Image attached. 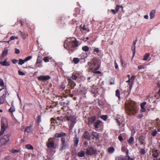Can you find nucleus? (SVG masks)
I'll return each instance as SVG.
<instances>
[{
	"label": "nucleus",
	"mask_w": 160,
	"mask_h": 160,
	"mask_svg": "<svg viewBox=\"0 0 160 160\" xmlns=\"http://www.w3.org/2000/svg\"><path fill=\"white\" fill-rule=\"evenodd\" d=\"M114 64H115V68L116 69H118V64L116 62V61L115 60L114 61Z\"/></svg>",
	"instance_id": "obj_46"
},
{
	"label": "nucleus",
	"mask_w": 160,
	"mask_h": 160,
	"mask_svg": "<svg viewBox=\"0 0 160 160\" xmlns=\"http://www.w3.org/2000/svg\"><path fill=\"white\" fill-rule=\"evenodd\" d=\"M160 122V120L159 119L157 118L156 120V123L158 125Z\"/></svg>",
	"instance_id": "obj_57"
},
{
	"label": "nucleus",
	"mask_w": 160,
	"mask_h": 160,
	"mask_svg": "<svg viewBox=\"0 0 160 160\" xmlns=\"http://www.w3.org/2000/svg\"><path fill=\"white\" fill-rule=\"evenodd\" d=\"M97 70H96L95 69L92 71L94 73L101 74V72L99 71H97Z\"/></svg>",
	"instance_id": "obj_43"
},
{
	"label": "nucleus",
	"mask_w": 160,
	"mask_h": 160,
	"mask_svg": "<svg viewBox=\"0 0 160 160\" xmlns=\"http://www.w3.org/2000/svg\"><path fill=\"white\" fill-rule=\"evenodd\" d=\"M119 5H116L115 10H116V11L117 12H118V10L119 9Z\"/></svg>",
	"instance_id": "obj_62"
},
{
	"label": "nucleus",
	"mask_w": 160,
	"mask_h": 160,
	"mask_svg": "<svg viewBox=\"0 0 160 160\" xmlns=\"http://www.w3.org/2000/svg\"><path fill=\"white\" fill-rule=\"evenodd\" d=\"M111 11L112 13L114 14H116L117 12L116 10L112 9Z\"/></svg>",
	"instance_id": "obj_61"
},
{
	"label": "nucleus",
	"mask_w": 160,
	"mask_h": 160,
	"mask_svg": "<svg viewBox=\"0 0 160 160\" xmlns=\"http://www.w3.org/2000/svg\"><path fill=\"white\" fill-rule=\"evenodd\" d=\"M18 73L19 75L23 76L25 75V74L23 72H22L20 71H18Z\"/></svg>",
	"instance_id": "obj_50"
},
{
	"label": "nucleus",
	"mask_w": 160,
	"mask_h": 160,
	"mask_svg": "<svg viewBox=\"0 0 160 160\" xmlns=\"http://www.w3.org/2000/svg\"><path fill=\"white\" fill-rule=\"evenodd\" d=\"M145 66H142V65H140V66H138V68L139 69H142V68H145Z\"/></svg>",
	"instance_id": "obj_53"
},
{
	"label": "nucleus",
	"mask_w": 160,
	"mask_h": 160,
	"mask_svg": "<svg viewBox=\"0 0 160 160\" xmlns=\"http://www.w3.org/2000/svg\"><path fill=\"white\" fill-rule=\"evenodd\" d=\"M73 61L74 63L77 64L79 62V59L78 58H74L73 59Z\"/></svg>",
	"instance_id": "obj_32"
},
{
	"label": "nucleus",
	"mask_w": 160,
	"mask_h": 160,
	"mask_svg": "<svg viewBox=\"0 0 160 160\" xmlns=\"http://www.w3.org/2000/svg\"><path fill=\"white\" fill-rule=\"evenodd\" d=\"M18 61V60L16 59H13L12 60V62L14 64L16 63Z\"/></svg>",
	"instance_id": "obj_59"
},
{
	"label": "nucleus",
	"mask_w": 160,
	"mask_h": 160,
	"mask_svg": "<svg viewBox=\"0 0 160 160\" xmlns=\"http://www.w3.org/2000/svg\"><path fill=\"white\" fill-rule=\"evenodd\" d=\"M157 133V131L155 129L153 131H152L151 135L153 136H155Z\"/></svg>",
	"instance_id": "obj_38"
},
{
	"label": "nucleus",
	"mask_w": 160,
	"mask_h": 160,
	"mask_svg": "<svg viewBox=\"0 0 160 160\" xmlns=\"http://www.w3.org/2000/svg\"><path fill=\"white\" fill-rule=\"evenodd\" d=\"M9 140V136L8 135H4L0 139V148L4 145Z\"/></svg>",
	"instance_id": "obj_5"
},
{
	"label": "nucleus",
	"mask_w": 160,
	"mask_h": 160,
	"mask_svg": "<svg viewBox=\"0 0 160 160\" xmlns=\"http://www.w3.org/2000/svg\"><path fill=\"white\" fill-rule=\"evenodd\" d=\"M134 141V139L133 137H131L128 140V143L131 145H132V143Z\"/></svg>",
	"instance_id": "obj_21"
},
{
	"label": "nucleus",
	"mask_w": 160,
	"mask_h": 160,
	"mask_svg": "<svg viewBox=\"0 0 160 160\" xmlns=\"http://www.w3.org/2000/svg\"><path fill=\"white\" fill-rule=\"evenodd\" d=\"M96 86L94 85H93L92 86V88L91 89V92L92 93H94L97 92V90L95 88Z\"/></svg>",
	"instance_id": "obj_27"
},
{
	"label": "nucleus",
	"mask_w": 160,
	"mask_h": 160,
	"mask_svg": "<svg viewBox=\"0 0 160 160\" xmlns=\"http://www.w3.org/2000/svg\"><path fill=\"white\" fill-rule=\"evenodd\" d=\"M115 160H126V159L123 157L120 156L116 157Z\"/></svg>",
	"instance_id": "obj_26"
},
{
	"label": "nucleus",
	"mask_w": 160,
	"mask_h": 160,
	"mask_svg": "<svg viewBox=\"0 0 160 160\" xmlns=\"http://www.w3.org/2000/svg\"><path fill=\"white\" fill-rule=\"evenodd\" d=\"M100 65H101V63H98V67L97 68H95V69H96V70H98L99 69V68L100 67Z\"/></svg>",
	"instance_id": "obj_60"
},
{
	"label": "nucleus",
	"mask_w": 160,
	"mask_h": 160,
	"mask_svg": "<svg viewBox=\"0 0 160 160\" xmlns=\"http://www.w3.org/2000/svg\"><path fill=\"white\" fill-rule=\"evenodd\" d=\"M66 134L65 133L61 132L60 133H56L54 135V137L56 138H60L62 137H64L66 136Z\"/></svg>",
	"instance_id": "obj_12"
},
{
	"label": "nucleus",
	"mask_w": 160,
	"mask_h": 160,
	"mask_svg": "<svg viewBox=\"0 0 160 160\" xmlns=\"http://www.w3.org/2000/svg\"><path fill=\"white\" fill-rule=\"evenodd\" d=\"M144 139V138L142 136H140L139 137L138 140L141 144L145 145V142Z\"/></svg>",
	"instance_id": "obj_13"
},
{
	"label": "nucleus",
	"mask_w": 160,
	"mask_h": 160,
	"mask_svg": "<svg viewBox=\"0 0 160 160\" xmlns=\"http://www.w3.org/2000/svg\"><path fill=\"white\" fill-rule=\"evenodd\" d=\"M101 63L97 59L95 58H93L92 59V61L91 62H88V65L90 66V67H91V68H93L94 67V66L96 65H98V63Z\"/></svg>",
	"instance_id": "obj_6"
},
{
	"label": "nucleus",
	"mask_w": 160,
	"mask_h": 160,
	"mask_svg": "<svg viewBox=\"0 0 160 160\" xmlns=\"http://www.w3.org/2000/svg\"><path fill=\"white\" fill-rule=\"evenodd\" d=\"M19 62L18 63V64L19 65H22L23 64L25 61H24V59L23 60L21 59H20L19 60Z\"/></svg>",
	"instance_id": "obj_36"
},
{
	"label": "nucleus",
	"mask_w": 160,
	"mask_h": 160,
	"mask_svg": "<svg viewBox=\"0 0 160 160\" xmlns=\"http://www.w3.org/2000/svg\"><path fill=\"white\" fill-rule=\"evenodd\" d=\"M101 122L99 120H98L94 123V126L95 129L98 128L100 125Z\"/></svg>",
	"instance_id": "obj_16"
},
{
	"label": "nucleus",
	"mask_w": 160,
	"mask_h": 160,
	"mask_svg": "<svg viewBox=\"0 0 160 160\" xmlns=\"http://www.w3.org/2000/svg\"><path fill=\"white\" fill-rule=\"evenodd\" d=\"M83 137L88 140H90V135L87 132H84L83 135Z\"/></svg>",
	"instance_id": "obj_15"
},
{
	"label": "nucleus",
	"mask_w": 160,
	"mask_h": 160,
	"mask_svg": "<svg viewBox=\"0 0 160 160\" xmlns=\"http://www.w3.org/2000/svg\"><path fill=\"white\" fill-rule=\"evenodd\" d=\"M96 117L95 116H92L88 118V124L89 125H91L95 120Z\"/></svg>",
	"instance_id": "obj_11"
},
{
	"label": "nucleus",
	"mask_w": 160,
	"mask_h": 160,
	"mask_svg": "<svg viewBox=\"0 0 160 160\" xmlns=\"http://www.w3.org/2000/svg\"><path fill=\"white\" fill-rule=\"evenodd\" d=\"M155 11L154 10H152L150 13V18L151 19L153 18L155 16Z\"/></svg>",
	"instance_id": "obj_22"
},
{
	"label": "nucleus",
	"mask_w": 160,
	"mask_h": 160,
	"mask_svg": "<svg viewBox=\"0 0 160 160\" xmlns=\"http://www.w3.org/2000/svg\"><path fill=\"white\" fill-rule=\"evenodd\" d=\"M54 141L52 138H50L47 142V146L48 148H53L54 146Z\"/></svg>",
	"instance_id": "obj_8"
},
{
	"label": "nucleus",
	"mask_w": 160,
	"mask_h": 160,
	"mask_svg": "<svg viewBox=\"0 0 160 160\" xmlns=\"http://www.w3.org/2000/svg\"><path fill=\"white\" fill-rule=\"evenodd\" d=\"M71 78L72 79L76 80L77 78V77L75 75H72Z\"/></svg>",
	"instance_id": "obj_54"
},
{
	"label": "nucleus",
	"mask_w": 160,
	"mask_h": 160,
	"mask_svg": "<svg viewBox=\"0 0 160 160\" xmlns=\"http://www.w3.org/2000/svg\"><path fill=\"white\" fill-rule=\"evenodd\" d=\"M15 38L18 39V37H15L14 36H12L10 38V40H13Z\"/></svg>",
	"instance_id": "obj_52"
},
{
	"label": "nucleus",
	"mask_w": 160,
	"mask_h": 160,
	"mask_svg": "<svg viewBox=\"0 0 160 160\" xmlns=\"http://www.w3.org/2000/svg\"><path fill=\"white\" fill-rule=\"evenodd\" d=\"M146 102H144L141 104V111L142 112H145L146 111V109L144 108L145 105L146 104Z\"/></svg>",
	"instance_id": "obj_17"
},
{
	"label": "nucleus",
	"mask_w": 160,
	"mask_h": 160,
	"mask_svg": "<svg viewBox=\"0 0 160 160\" xmlns=\"http://www.w3.org/2000/svg\"><path fill=\"white\" fill-rule=\"evenodd\" d=\"M101 118L104 120H105L107 119V117L106 115H103L101 116Z\"/></svg>",
	"instance_id": "obj_44"
},
{
	"label": "nucleus",
	"mask_w": 160,
	"mask_h": 160,
	"mask_svg": "<svg viewBox=\"0 0 160 160\" xmlns=\"http://www.w3.org/2000/svg\"><path fill=\"white\" fill-rule=\"evenodd\" d=\"M140 152L142 154H144L145 153V151L144 149H142L140 150Z\"/></svg>",
	"instance_id": "obj_49"
},
{
	"label": "nucleus",
	"mask_w": 160,
	"mask_h": 160,
	"mask_svg": "<svg viewBox=\"0 0 160 160\" xmlns=\"http://www.w3.org/2000/svg\"><path fill=\"white\" fill-rule=\"evenodd\" d=\"M61 143H66L65 142V138L63 137H62L61 138Z\"/></svg>",
	"instance_id": "obj_48"
},
{
	"label": "nucleus",
	"mask_w": 160,
	"mask_h": 160,
	"mask_svg": "<svg viewBox=\"0 0 160 160\" xmlns=\"http://www.w3.org/2000/svg\"><path fill=\"white\" fill-rule=\"evenodd\" d=\"M68 82L71 86H72L74 82L71 79V78L68 79Z\"/></svg>",
	"instance_id": "obj_42"
},
{
	"label": "nucleus",
	"mask_w": 160,
	"mask_h": 160,
	"mask_svg": "<svg viewBox=\"0 0 160 160\" xmlns=\"http://www.w3.org/2000/svg\"><path fill=\"white\" fill-rule=\"evenodd\" d=\"M8 127V125L6 119L5 118H2L1 122V130L0 131V136L3 133L5 129Z\"/></svg>",
	"instance_id": "obj_3"
},
{
	"label": "nucleus",
	"mask_w": 160,
	"mask_h": 160,
	"mask_svg": "<svg viewBox=\"0 0 160 160\" xmlns=\"http://www.w3.org/2000/svg\"><path fill=\"white\" fill-rule=\"evenodd\" d=\"M61 148L60 150H62L63 149H65L68 146V144L67 143H61Z\"/></svg>",
	"instance_id": "obj_20"
},
{
	"label": "nucleus",
	"mask_w": 160,
	"mask_h": 160,
	"mask_svg": "<svg viewBox=\"0 0 160 160\" xmlns=\"http://www.w3.org/2000/svg\"><path fill=\"white\" fill-rule=\"evenodd\" d=\"M67 42H68V41L67 40H66V41H65V42H64V48L66 49H68V50L69 53H70V52H72L74 51V50L73 49H70L69 48V46H67L66 47V44H67Z\"/></svg>",
	"instance_id": "obj_18"
},
{
	"label": "nucleus",
	"mask_w": 160,
	"mask_h": 160,
	"mask_svg": "<svg viewBox=\"0 0 160 160\" xmlns=\"http://www.w3.org/2000/svg\"><path fill=\"white\" fill-rule=\"evenodd\" d=\"M15 53L17 54H18L20 53V51L19 50L17 49V48H15Z\"/></svg>",
	"instance_id": "obj_51"
},
{
	"label": "nucleus",
	"mask_w": 160,
	"mask_h": 160,
	"mask_svg": "<svg viewBox=\"0 0 160 160\" xmlns=\"http://www.w3.org/2000/svg\"><path fill=\"white\" fill-rule=\"evenodd\" d=\"M134 79H135V77L134 76H133L132 77V78H131L130 79L131 81V82H132V84L133 82V81L134 80Z\"/></svg>",
	"instance_id": "obj_55"
},
{
	"label": "nucleus",
	"mask_w": 160,
	"mask_h": 160,
	"mask_svg": "<svg viewBox=\"0 0 160 160\" xmlns=\"http://www.w3.org/2000/svg\"><path fill=\"white\" fill-rule=\"evenodd\" d=\"M128 160H134L132 158H131L129 156L127 157Z\"/></svg>",
	"instance_id": "obj_64"
},
{
	"label": "nucleus",
	"mask_w": 160,
	"mask_h": 160,
	"mask_svg": "<svg viewBox=\"0 0 160 160\" xmlns=\"http://www.w3.org/2000/svg\"><path fill=\"white\" fill-rule=\"evenodd\" d=\"M115 151L114 148L113 147H109L108 148V152L110 153H113Z\"/></svg>",
	"instance_id": "obj_30"
},
{
	"label": "nucleus",
	"mask_w": 160,
	"mask_h": 160,
	"mask_svg": "<svg viewBox=\"0 0 160 160\" xmlns=\"http://www.w3.org/2000/svg\"><path fill=\"white\" fill-rule=\"evenodd\" d=\"M0 64L2 66H7L10 65L9 63L6 59L4 60L3 62L0 61Z\"/></svg>",
	"instance_id": "obj_14"
},
{
	"label": "nucleus",
	"mask_w": 160,
	"mask_h": 160,
	"mask_svg": "<svg viewBox=\"0 0 160 160\" xmlns=\"http://www.w3.org/2000/svg\"><path fill=\"white\" fill-rule=\"evenodd\" d=\"M32 58V57L31 56H29L28 57H27L25 59L24 61L27 62L28 60L31 59Z\"/></svg>",
	"instance_id": "obj_41"
},
{
	"label": "nucleus",
	"mask_w": 160,
	"mask_h": 160,
	"mask_svg": "<svg viewBox=\"0 0 160 160\" xmlns=\"http://www.w3.org/2000/svg\"><path fill=\"white\" fill-rule=\"evenodd\" d=\"M126 110L129 114H134L137 112V107L136 103L133 101L128 102L126 104Z\"/></svg>",
	"instance_id": "obj_1"
},
{
	"label": "nucleus",
	"mask_w": 160,
	"mask_h": 160,
	"mask_svg": "<svg viewBox=\"0 0 160 160\" xmlns=\"http://www.w3.org/2000/svg\"><path fill=\"white\" fill-rule=\"evenodd\" d=\"M0 85L1 86H4V83L2 79L0 80Z\"/></svg>",
	"instance_id": "obj_45"
},
{
	"label": "nucleus",
	"mask_w": 160,
	"mask_h": 160,
	"mask_svg": "<svg viewBox=\"0 0 160 160\" xmlns=\"http://www.w3.org/2000/svg\"><path fill=\"white\" fill-rule=\"evenodd\" d=\"M9 111L11 112H12L15 110V108L13 106L11 107L9 110Z\"/></svg>",
	"instance_id": "obj_39"
},
{
	"label": "nucleus",
	"mask_w": 160,
	"mask_h": 160,
	"mask_svg": "<svg viewBox=\"0 0 160 160\" xmlns=\"http://www.w3.org/2000/svg\"><path fill=\"white\" fill-rule=\"evenodd\" d=\"M152 155L155 158H156L158 156L159 154L157 150L154 149L152 151Z\"/></svg>",
	"instance_id": "obj_19"
},
{
	"label": "nucleus",
	"mask_w": 160,
	"mask_h": 160,
	"mask_svg": "<svg viewBox=\"0 0 160 160\" xmlns=\"http://www.w3.org/2000/svg\"><path fill=\"white\" fill-rule=\"evenodd\" d=\"M25 148H26L27 149H31L33 150V146L31 145L30 144H27L25 145Z\"/></svg>",
	"instance_id": "obj_25"
},
{
	"label": "nucleus",
	"mask_w": 160,
	"mask_h": 160,
	"mask_svg": "<svg viewBox=\"0 0 160 160\" xmlns=\"http://www.w3.org/2000/svg\"><path fill=\"white\" fill-rule=\"evenodd\" d=\"M0 93L2 94V96L0 97V104L3 103L6 101V95L8 93L6 89H0Z\"/></svg>",
	"instance_id": "obj_4"
},
{
	"label": "nucleus",
	"mask_w": 160,
	"mask_h": 160,
	"mask_svg": "<svg viewBox=\"0 0 160 160\" xmlns=\"http://www.w3.org/2000/svg\"><path fill=\"white\" fill-rule=\"evenodd\" d=\"M42 61V58L40 56H38L35 65H37V64H38V63H41Z\"/></svg>",
	"instance_id": "obj_24"
},
{
	"label": "nucleus",
	"mask_w": 160,
	"mask_h": 160,
	"mask_svg": "<svg viewBox=\"0 0 160 160\" xmlns=\"http://www.w3.org/2000/svg\"><path fill=\"white\" fill-rule=\"evenodd\" d=\"M50 77L48 76H41L38 78L39 81H45L50 79Z\"/></svg>",
	"instance_id": "obj_9"
},
{
	"label": "nucleus",
	"mask_w": 160,
	"mask_h": 160,
	"mask_svg": "<svg viewBox=\"0 0 160 160\" xmlns=\"http://www.w3.org/2000/svg\"><path fill=\"white\" fill-rule=\"evenodd\" d=\"M82 50L85 52L88 51L89 50V48L87 46H83L82 48Z\"/></svg>",
	"instance_id": "obj_33"
},
{
	"label": "nucleus",
	"mask_w": 160,
	"mask_h": 160,
	"mask_svg": "<svg viewBox=\"0 0 160 160\" xmlns=\"http://www.w3.org/2000/svg\"><path fill=\"white\" fill-rule=\"evenodd\" d=\"M94 51L97 53H98L99 52V50L98 48H95L94 49Z\"/></svg>",
	"instance_id": "obj_63"
},
{
	"label": "nucleus",
	"mask_w": 160,
	"mask_h": 160,
	"mask_svg": "<svg viewBox=\"0 0 160 160\" xmlns=\"http://www.w3.org/2000/svg\"><path fill=\"white\" fill-rule=\"evenodd\" d=\"M51 123H54L55 122L57 123H59V124H62V122H60V121L56 120L54 119L53 118H52L51 119Z\"/></svg>",
	"instance_id": "obj_23"
},
{
	"label": "nucleus",
	"mask_w": 160,
	"mask_h": 160,
	"mask_svg": "<svg viewBox=\"0 0 160 160\" xmlns=\"http://www.w3.org/2000/svg\"><path fill=\"white\" fill-rule=\"evenodd\" d=\"M96 152L97 151L94 149L92 147H88L86 149V153L88 155H92Z\"/></svg>",
	"instance_id": "obj_7"
},
{
	"label": "nucleus",
	"mask_w": 160,
	"mask_h": 160,
	"mask_svg": "<svg viewBox=\"0 0 160 160\" xmlns=\"http://www.w3.org/2000/svg\"><path fill=\"white\" fill-rule=\"evenodd\" d=\"M73 48H75L77 47L78 46V42L76 39L74 38L73 40H72V41L70 42Z\"/></svg>",
	"instance_id": "obj_10"
},
{
	"label": "nucleus",
	"mask_w": 160,
	"mask_h": 160,
	"mask_svg": "<svg viewBox=\"0 0 160 160\" xmlns=\"http://www.w3.org/2000/svg\"><path fill=\"white\" fill-rule=\"evenodd\" d=\"M85 152L83 151H81L78 153V155L80 157H82L84 156Z\"/></svg>",
	"instance_id": "obj_31"
},
{
	"label": "nucleus",
	"mask_w": 160,
	"mask_h": 160,
	"mask_svg": "<svg viewBox=\"0 0 160 160\" xmlns=\"http://www.w3.org/2000/svg\"><path fill=\"white\" fill-rule=\"evenodd\" d=\"M79 142V138H75L74 140V143L76 146H77Z\"/></svg>",
	"instance_id": "obj_35"
},
{
	"label": "nucleus",
	"mask_w": 160,
	"mask_h": 160,
	"mask_svg": "<svg viewBox=\"0 0 160 160\" xmlns=\"http://www.w3.org/2000/svg\"><path fill=\"white\" fill-rule=\"evenodd\" d=\"M67 118L68 121L69 130L71 132L74 124L77 122L76 118L74 116H67Z\"/></svg>",
	"instance_id": "obj_2"
},
{
	"label": "nucleus",
	"mask_w": 160,
	"mask_h": 160,
	"mask_svg": "<svg viewBox=\"0 0 160 160\" xmlns=\"http://www.w3.org/2000/svg\"><path fill=\"white\" fill-rule=\"evenodd\" d=\"M43 61L46 62H48L49 61V58L48 57H45L43 58Z\"/></svg>",
	"instance_id": "obj_40"
},
{
	"label": "nucleus",
	"mask_w": 160,
	"mask_h": 160,
	"mask_svg": "<svg viewBox=\"0 0 160 160\" xmlns=\"http://www.w3.org/2000/svg\"><path fill=\"white\" fill-rule=\"evenodd\" d=\"M132 49L133 52V55H134L135 52V46L132 45Z\"/></svg>",
	"instance_id": "obj_37"
},
{
	"label": "nucleus",
	"mask_w": 160,
	"mask_h": 160,
	"mask_svg": "<svg viewBox=\"0 0 160 160\" xmlns=\"http://www.w3.org/2000/svg\"><path fill=\"white\" fill-rule=\"evenodd\" d=\"M37 122L38 123H39L41 121V117L38 116L37 117Z\"/></svg>",
	"instance_id": "obj_47"
},
{
	"label": "nucleus",
	"mask_w": 160,
	"mask_h": 160,
	"mask_svg": "<svg viewBox=\"0 0 160 160\" xmlns=\"http://www.w3.org/2000/svg\"><path fill=\"white\" fill-rule=\"evenodd\" d=\"M18 152V150H17L15 149H13L11 150V152H12V153H16V152Z\"/></svg>",
	"instance_id": "obj_58"
},
{
	"label": "nucleus",
	"mask_w": 160,
	"mask_h": 160,
	"mask_svg": "<svg viewBox=\"0 0 160 160\" xmlns=\"http://www.w3.org/2000/svg\"><path fill=\"white\" fill-rule=\"evenodd\" d=\"M8 50L7 48H5L4 50L3 51L2 54H3V55H4L6 56L8 53Z\"/></svg>",
	"instance_id": "obj_29"
},
{
	"label": "nucleus",
	"mask_w": 160,
	"mask_h": 160,
	"mask_svg": "<svg viewBox=\"0 0 160 160\" xmlns=\"http://www.w3.org/2000/svg\"><path fill=\"white\" fill-rule=\"evenodd\" d=\"M118 138L119 140L120 141H121L123 140V138H122V137L121 135V134H120V135H119Z\"/></svg>",
	"instance_id": "obj_56"
},
{
	"label": "nucleus",
	"mask_w": 160,
	"mask_h": 160,
	"mask_svg": "<svg viewBox=\"0 0 160 160\" xmlns=\"http://www.w3.org/2000/svg\"><path fill=\"white\" fill-rule=\"evenodd\" d=\"M150 55V54L149 53H146L144 56V58L143 60L144 61H146L147 60L148 57Z\"/></svg>",
	"instance_id": "obj_28"
},
{
	"label": "nucleus",
	"mask_w": 160,
	"mask_h": 160,
	"mask_svg": "<svg viewBox=\"0 0 160 160\" xmlns=\"http://www.w3.org/2000/svg\"><path fill=\"white\" fill-rule=\"evenodd\" d=\"M116 95L118 98H120V92L118 89H117L116 91Z\"/></svg>",
	"instance_id": "obj_34"
}]
</instances>
